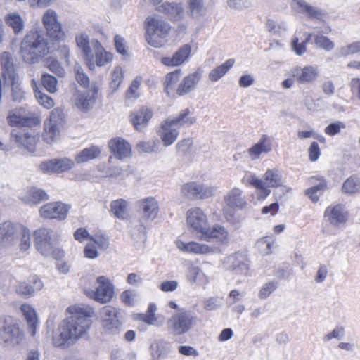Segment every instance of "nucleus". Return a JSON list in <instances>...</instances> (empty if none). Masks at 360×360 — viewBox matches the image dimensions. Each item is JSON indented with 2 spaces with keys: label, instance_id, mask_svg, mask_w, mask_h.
<instances>
[{
  "label": "nucleus",
  "instance_id": "f257e3e1",
  "mask_svg": "<svg viewBox=\"0 0 360 360\" xmlns=\"http://www.w3.org/2000/svg\"><path fill=\"white\" fill-rule=\"evenodd\" d=\"M66 311L69 316L53 331L52 342L56 347H68L84 337L94 314V309L84 304L72 305Z\"/></svg>",
  "mask_w": 360,
  "mask_h": 360
},
{
  "label": "nucleus",
  "instance_id": "f03ea898",
  "mask_svg": "<svg viewBox=\"0 0 360 360\" xmlns=\"http://www.w3.org/2000/svg\"><path fill=\"white\" fill-rule=\"evenodd\" d=\"M47 53V44L37 31L29 32L21 43L20 54L26 63H35Z\"/></svg>",
  "mask_w": 360,
  "mask_h": 360
},
{
  "label": "nucleus",
  "instance_id": "7ed1b4c3",
  "mask_svg": "<svg viewBox=\"0 0 360 360\" xmlns=\"http://www.w3.org/2000/svg\"><path fill=\"white\" fill-rule=\"evenodd\" d=\"M24 340V333L16 321L11 317L0 318V345L7 349L20 345Z\"/></svg>",
  "mask_w": 360,
  "mask_h": 360
},
{
  "label": "nucleus",
  "instance_id": "20e7f679",
  "mask_svg": "<svg viewBox=\"0 0 360 360\" xmlns=\"http://www.w3.org/2000/svg\"><path fill=\"white\" fill-rule=\"evenodd\" d=\"M33 236L35 248L41 255L52 257L56 259L63 257V251L56 247L51 229L40 228L34 231Z\"/></svg>",
  "mask_w": 360,
  "mask_h": 360
},
{
  "label": "nucleus",
  "instance_id": "39448f33",
  "mask_svg": "<svg viewBox=\"0 0 360 360\" xmlns=\"http://www.w3.org/2000/svg\"><path fill=\"white\" fill-rule=\"evenodd\" d=\"M197 316L191 311L181 310L167 321V326L175 335L187 333L196 324Z\"/></svg>",
  "mask_w": 360,
  "mask_h": 360
},
{
  "label": "nucleus",
  "instance_id": "423d86ee",
  "mask_svg": "<svg viewBox=\"0 0 360 360\" xmlns=\"http://www.w3.org/2000/svg\"><path fill=\"white\" fill-rule=\"evenodd\" d=\"M200 240L212 243L210 248L219 249V252H212V254H220L229 243V234L224 226L217 224L212 228L208 227L201 235Z\"/></svg>",
  "mask_w": 360,
  "mask_h": 360
},
{
  "label": "nucleus",
  "instance_id": "0eeeda50",
  "mask_svg": "<svg viewBox=\"0 0 360 360\" xmlns=\"http://www.w3.org/2000/svg\"><path fill=\"white\" fill-rule=\"evenodd\" d=\"M281 178V176L278 170L269 169L264 174V180L252 176L250 182L251 185L261 191L265 196H267L271 192L269 189L270 187H277L280 186Z\"/></svg>",
  "mask_w": 360,
  "mask_h": 360
},
{
  "label": "nucleus",
  "instance_id": "6e6552de",
  "mask_svg": "<svg viewBox=\"0 0 360 360\" xmlns=\"http://www.w3.org/2000/svg\"><path fill=\"white\" fill-rule=\"evenodd\" d=\"M225 206L223 209L226 219L231 221L233 214L232 210H241L246 205V200L242 197V191L238 188H233L229 191L224 198Z\"/></svg>",
  "mask_w": 360,
  "mask_h": 360
},
{
  "label": "nucleus",
  "instance_id": "1a4fd4ad",
  "mask_svg": "<svg viewBox=\"0 0 360 360\" xmlns=\"http://www.w3.org/2000/svg\"><path fill=\"white\" fill-rule=\"evenodd\" d=\"M215 191L213 186L195 181L186 183L181 188L184 195L193 200L208 198L214 194Z\"/></svg>",
  "mask_w": 360,
  "mask_h": 360
},
{
  "label": "nucleus",
  "instance_id": "9d476101",
  "mask_svg": "<svg viewBox=\"0 0 360 360\" xmlns=\"http://www.w3.org/2000/svg\"><path fill=\"white\" fill-rule=\"evenodd\" d=\"M223 264L226 270L231 271L236 274L245 275L249 270L248 258L245 254L240 252L226 257Z\"/></svg>",
  "mask_w": 360,
  "mask_h": 360
},
{
  "label": "nucleus",
  "instance_id": "9b49d317",
  "mask_svg": "<svg viewBox=\"0 0 360 360\" xmlns=\"http://www.w3.org/2000/svg\"><path fill=\"white\" fill-rule=\"evenodd\" d=\"M70 206L61 202H48L39 210L41 217L48 219L64 220L69 212Z\"/></svg>",
  "mask_w": 360,
  "mask_h": 360
},
{
  "label": "nucleus",
  "instance_id": "f8f14e48",
  "mask_svg": "<svg viewBox=\"0 0 360 360\" xmlns=\"http://www.w3.org/2000/svg\"><path fill=\"white\" fill-rule=\"evenodd\" d=\"M42 22L47 34L53 39L60 40L64 34L62 31L61 24L58 20V14L53 9H47L43 16Z\"/></svg>",
  "mask_w": 360,
  "mask_h": 360
},
{
  "label": "nucleus",
  "instance_id": "ddd939ff",
  "mask_svg": "<svg viewBox=\"0 0 360 360\" xmlns=\"http://www.w3.org/2000/svg\"><path fill=\"white\" fill-rule=\"evenodd\" d=\"M98 286L92 291L91 297L101 303H107L111 300L114 295V286L105 276H98L96 279Z\"/></svg>",
  "mask_w": 360,
  "mask_h": 360
},
{
  "label": "nucleus",
  "instance_id": "4468645a",
  "mask_svg": "<svg viewBox=\"0 0 360 360\" xmlns=\"http://www.w3.org/2000/svg\"><path fill=\"white\" fill-rule=\"evenodd\" d=\"M74 165V161L68 158H54L42 162L39 168L43 173L59 174L71 169Z\"/></svg>",
  "mask_w": 360,
  "mask_h": 360
},
{
  "label": "nucleus",
  "instance_id": "2eb2a0df",
  "mask_svg": "<svg viewBox=\"0 0 360 360\" xmlns=\"http://www.w3.org/2000/svg\"><path fill=\"white\" fill-rule=\"evenodd\" d=\"M186 219L189 227L201 235L209 227L207 216L199 207L189 209L186 213Z\"/></svg>",
  "mask_w": 360,
  "mask_h": 360
},
{
  "label": "nucleus",
  "instance_id": "dca6fc26",
  "mask_svg": "<svg viewBox=\"0 0 360 360\" xmlns=\"http://www.w3.org/2000/svg\"><path fill=\"white\" fill-rule=\"evenodd\" d=\"M103 325L106 330L111 333H117L121 326L120 311L119 309L106 306L101 309Z\"/></svg>",
  "mask_w": 360,
  "mask_h": 360
},
{
  "label": "nucleus",
  "instance_id": "f3484780",
  "mask_svg": "<svg viewBox=\"0 0 360 360\" xmlns=\"http://www.w3.org/2000/svg\"><path fill=\"white\" fill-rule=\"evenodd\" d=\"M324 218L330 224L339 227L345 224L349 218L348 212L341 204L328 207L324 212Z\"/></svg>",
  "mask_w": 360,
  "mask_h": 360
},
{
  "label": "nucleus",
  "instance_id": "a211bd4d",
  "mask_svg": "<svg viewBox=\"0 0 360 360\" xmlns=\"http://www.w3.org/2000/svg\"><path fill=\"white\" fill-rule=\"evenodd\" d=\"M292 77L302 84H311L319 76L318 68L314 65H306L303 68L296 66L291 70Z\"/></svg>",
  "mask_w": 360,
  "mask_h": 360
},
{
  "label": "nucleus",
  "instance_id": "6ab92c4d",
  "mask_svg": "<svg viewBox=\"0 0 360 360\" xmlns=\"http://www.w3.org/2000/svg\"><path fill=\"white\" fill-rule=\"evenodd\" d=\"M202 70L198 68L195 72L185 76L177 86V94L184 96L194 90L202 78Z\"/></svg>",
  "mask_w": 360,
  "mask_h": 360
},
{
  "label": "nucleus",
  "instance_id": "aec40b11",
  "mask_svg": "<svg viewBox=\"0 0 360 360\" xmlns=\"http://www.w3.org/2000/svg\"><path fill=\"white\" fill-rule=\"evenodd\" d=\"M176 246L182 252L195 255H210L212 252H219V250L218 248H210L207 244L195 241L185 243L180 240L176 243Z\"/></svg>",
  "mask_w": 360,
  "mask_h": 360
},
{
  "label": "nucleus",
  "instance_id": "412c9836",
  "mask_svg": "<svg viewBox=\"0 0 360 360\" xmlns=\"http://www.w3.org/2000/svg\"><path fill=\"white\" fill-rule=\"evenodd\" d=\"M191 54V46L190 44L181 46L172 57H163L161 63L170 67L179 66L188 60Z\"/></svg>",
  "mask_w": 360,
  "mask_h": 360
},
{
  "label": "nucleus",
  "instance_id": "4be33fe9",
  "mask_svg": "<svg viewBox=\"0 0 360 360\" xmlns=\"http://www.w3.org/2000/svg\"><path fill=\"white\" fill-rule=\"evenodd\" d=\"M96 94L97 89L95 86L82 92L78 91L75 95L76 106L81 110H89L95 103Z\"/></svg>",
  "mask_w": 360,
  "mask_h": 360
},
{
  "label": "nucleus",
  "instance_id": "5701e85b",
  "mask_svg": "<svg viewBox=\"0 0 360 360\" xmlns=\"http://www.w3.org/2000/svg\"><path fill=\"white\" fill-rule=\"evenodd\" d=\"M181 73V69H176L166 75L163 82L164 92L169 98H176L179 97V94H177V84Z\"/></svg>",
  "mask_w": 360,
  "mask_h": 360
},
{
  "label": "nucleus",
  "instance_id": "b1692460",
  "mask_svg": "<svg viewBox=\"0 0 360 360\" xmlns=\"http://www.w3.org/2000/svg\"><path fill=\"white\" fill-rule=\"evenodd\" d=\"M75 41L77 46L82 51L84 58L89 65V68L91 69L94 67V53L93 47L91 46V41H89V37L86 34L81 33L76 36Z\"/></svg>",
  "mask_w": 360,
  "mask_h": 360
},
{
  "label": "nucleus",
  "instance_id": "393cba45",
  "mask_svg": "<svg viewBox=\"0 0 360 360\" xmlns=\"http://www.w3.org/2000/svg\"><path fill=\"white\" fill-rule=\"evenodd\" d=\"M137 211L143 218L154 219L157 215L158 201L155 198H146L136 202Z\"/></svg>",
  "mask_w": 360,
  "mask_h": 360
},
{
  "label": "nucleus",
  "instance_id": "a878e982",
  "mask_svg": "<svg viewBox=\"0 0 360 360\" xmlns=\"http://www.w3.org/2000/svg\"><path fill=\"white\" fill-rule=\"evenodd\" d=\"M108 146L111 152L118 159H123L131 155V146L122 138L116 137L110 139L108 142Z\"/></svg>",
  "mask_w": 360,
  "mask_h": 360
},
{
  "label": "nucleus",
  "instance_id": "bb28decb",
  "mask_svg": "<svg viewBox=\"0 0 360 360\" xmlns=\"http://www.w3.org/2000/svg\"><path fill=\"white\" fill-rule=\"evenodd\" d=\"M145 39L148 44L158 47V18L156 15L148 16L144 22Z\"/></svg>",
  "mask_w": 360,
  "mask_h": 360
},
{
  "label": "nucleus",
  "instance_id": "cd10ccee",
  "mask_svg": "<svg viewBox=\"0 0 360 360\" xmlns=\"http://www.w3.org/2000/svg\"><path fill=\"white\" fill-rule=\"evenodd\" d=\"M0 63L2 68L0 77L5 83L8 79H13V77L18 76L15 73L13 60L9 53L4 52L0 56Z\"/></svg>",
  "mask_w": 360,
  "mask_h": 360
},
{
  "label": "nucleus",
  "instance_id": "c85d7f7f",
  "mask_svg": "<svg viewBox=\"0 0 360 360\" xmlns=\"http://www.w3.org/2000/svg\"><path fill=\"white\" fill-rule=\"evenodd\" d=\"M49 198V196L45 191L36 187L28 188L25 193L20 197V200L28 205H37Z\"/></svg>",
  "mask_w": 360,
  "mask_h": 360
},
{
  "label": "nucleus",
  "instance_id": "c756f323",
  "mask_svg": "<svg viewBox=\"0 0 360 360\" xmlns=\"http://www.w3.org/2000/svg\"><path fill=\"white\" fill-rule=\"evenodd\" d=\"M271 150L270 138L262 135L258 142L248 149L249 156L252 160L258 159L261 154L267 153Z\"/></svg>",
  "mask_w": 360,
  "mask_h": 360
},
{
  "label": "nucleus",
  "instance_id": "7c9ffc66",
  "mask_svg": "<svg viewBox=\"0 0 360 360\" xmlns=\"http://www.w3.org/2000/svg\"><path fill=\"white\" fill-rule=\"evenodd\" d=\"M152 115L150 109L142 108L139 111L131 114L130 120L136 130H141L152 117Z\"/></svg>",
  "mask_w": 360,
  "mask_h": 360
},
{
  "label": "nucleus",
  "instance_id": "2f4dec72",
  "mask_svg": "<svg viewBox=\"0 0 360 360\" xmlns=\"http://www.w3.org/2000/svg\"><path fill=\"white\" fill-rule=\"evenodd\" d=\"M159 12L165 13L170 20L174 21L179 20L184 15V10L180 4L163 3L159 5Z\"/></svg>",
  "mask_w": 360,
  "mask_h": 360
},
{
  "label": "nucleus",
  "instance_id": "473e14b6",
  "mask_svg": "<svg viewBox=\"0 0 360 360\" xmlns=\"http://www.w3.org/2000/svg\"><path fill=\"white\" fill-rule=\"evenodd\" d=\"M179 134V131L178 128L173 127L172 124L168 123L167 121L165 120L162 124V132L160 137L162 142L165 147L173 144L177 139Z\"/></svg>",
  "mask_w": 360,
  "mask_h": 360
},
{
  "label": "nucleus",
  "instance_id": "72a5a7b5",
  "mask_svg": "<svg viewBox=\"0 0 360 360\" xmlns=\"http://www.w3.org/2000/svg\"><path fill=\"white\" fill-rule=\"evenodd\" d=\"M54 113H52L51 119L44 122V132L43 139L47 143H52L60 134V129L56 121L53 120Z\"/></svg>",
  "mask_w": 360,
  "mask_h": 360
},
{
  "label": "nucleus",
  "instance_id": "f704fd0d",
  "mask_svg": "<svg viewBox=\"0 0 360 360\" xmlns=\"http://www.w3.org/2000/svg\"><path fill=\"white\" fill-rule=\"evenodd\" d=\"M11 140L14 141L18 146H23L29 151L34 150V138L27 133L14 129L11 133Z\"/></svg>",
  "mask_w": 360,
  "mask_h": 360
},
{
  "label": "nucleus",
  "instance_id": "c9c22d12",
  "mask_svg": "<svg viewBox=\"0 0 360 360\" xmlns=\"http://www.w3.org/2000/svg\"><path fill=\"white\" fill-rule=\"evenodd\" d=\"M293 7L296 8L298 12L306 13L311 18L321 19L323 15L319 8L309 5L304 0H293Z\"/></svg>",
  "mask_w": 360,
  "mask_h": 360
},
{
  "label": "nucleus",
  "instance_id": "e433bc0d",
  "mask_svg": "<svg viewBox=\"0 0 360 360\" xmlns=\"http://www.w3.org/2000/svg\"><path fill=\"white\" fill-rule=\"evenodd\" d=\"M110 212L116 218L127 220L129 218L128 202L124 199H117L110 203Z\"/></svg>",
  "mask_w": 360,
  "mask_h": 360
},
{
  "label": "nucleus",
  "instance_id": "4c0bfd02",
  "mask_svg": "<svg viewBox=\"0 0 360 360\" xmlns=\"http://www.w3.org/2000/svg\"><path fill=\"white\" fill-rule=\"evenodd\" d=\"M91 44L96 55V63L98 66H103L111 61L112 54L105 51L98 41L93 39Z\"/></svg>",
  "mask_w": 360,
  "mask_h": 360
},
{
  "label": "nucleus",
  "instance_id": "58836bf2",
  "mask_svg": "<svg viewBox=\"0 0 360 360\" xmlns=\"http://www.w3.org/2000/svg\"><path fill=\"white\" fill-rule=\"evenodd\" d=\"M190 114V110L186 108L181 110L179 115L173 118L169 117L166 120L173 127H189L193 124L196 122L195 117H188Z\"/></svg>",
  "mask_w": 360,
  "mask_h": 360
},
{
  "label": "nucleus",
  "instance_id": "ea45409f",
  "mask_svg": "<svg viewBox=\"0 0 360 360\" xmlns=\"http://www.w3.org/2000/svg\"><path fill=\"white\" fill-rule=\"evenodd\" d=\"M20 309L27 320L30 333L32 336H34L36 334V328L38 323L36 312L29 304H22Z\"/></svg>",
  "mask_w": 360,
  "mask_h": 360
},
{
  "label": "nucleus",
  "instance_id": "a19ab883",
  "mask_svg": "<svg viewBox=\"0 0 360 360\" xmlns=\"http://www.w3.org/2000/svg\"><path fill=\"white\" fill-rule=\"evenodd\" d=\"M6 24L12 28L15 34L21 33L24 28V20L20 15L15 12L6 14L4 17Z\"/></svg>",
  "mask_w": 360,
  "mask_h": 360
},
{
  "label": "nucleus",
  "instance_id": "79ce46f5",
  "mask_svg": "<svg viewBox=\"0 0 360 360\" xmlns=\"http://www.w3.org/2000/svg\"><path fill=\"white\" fill-rule=\"evenodd\" d=\"M18 231V225H14L10 221L4 222L0 224V240L3 243H10Z\"/></svg>",
  "mask_w": 360,
  "mask_h": 360
},
{
  "label": "nucleus",
  "instance_id": "37998d69",
  "mask_svg": "<svg viewBox=\"0 0 360 360\" xmlns=\"http://www.w3.org/2000/svg\"><path fill=\"white\" fill-rule=\"evenodd\" d=\"M234 63L233 59H228L224 63L211 70L209 74L210 79L212 82L218 81L233 67Z\"/></svg>",
  "mask_w": 360,
  "mask_h": 360
},
{
  "label": "nucleus",
  "instance_id": "c03bdc74",
  "mask_svg": "<svg viewBox=\"0 0 360 360\" xmlns=\"http://www.w3.org/2000/svg\"><path fill=\"white\" fill-rule=\"evenodd\" d=\"M100 153V149L96 146L85 148L75 156V162L78 164L87 162L98 158Z\"/></svg>",
  "mask_w": 360,
  "mask_h": 360
},
{
  "label": "nucleus",
  "instance_id": "a18cd8bd",
  "mask_svg": "<svg viewBox=\"0 0 360 360\" xmlns=\"http://www.w3.org/2000/svg\"><path fill=\"white\" fill-rule=\"evenodd\" d=\"M188 279L191 283L202 285L207 283V277L202 271L198 266L190 268L188 274Z\"/></svg>",
  "mask_w": 360,
  "mask_h": 360
},
{
  "label": "nucleus",
  "instance_id": "49530a36",
  "mask_svg": "<svg viewBox=\"0 0 360 360\" xmlns=\"http://www.w3.org/2000/svg\"><path fill=\"white\" fill-rule=\"evenodd\" d=\"M19 231L21 239H20V249L22 251L27 250L31 243V232L25 226L23 225H18Z\"/></svg>",
  "mask_w": 360,
  "mask_h": 360
},
{
  "label": "nucleus",
  "instance_id": "de8ad7c7",
  "mask_svg": "<svg viewBox=\"0 0 360 360\" xmlns=\"http://www.w3.org/2000/svg\"><path fill=\"white\" fill-rule=\"evenodd\" d=\"M360 52V41H354L346 46L338 49L337 56L339 58L347 57L349 55L355 54Z\"/></svg>",
  "mask_w": 360,
  "mask_h": 360
},
{
  "label": "nucleus",
  "instance_id": "09e8293b",
  "mask_svg": "<svg viewBox=\"0 0 360 360\" xmlns=\"http://www.w3.org/2000/svg\"><path fill=\"white\" fill-rule=\"evenodd\" d=\"M274 243V240L271 238L264 237L257 241L256 247L260 254L266 255L271 252Z\"/></svg>",
  "mask_w": 360,
  "mask_h": 360
},
{
  "label": "nucleus",
  "instance_id": "8fccbe9b",
  "mask_svg": "<svg viewBox=\"0 0 360 360\" xmlns=\"http://www.w3.org/2000/svg\"><path fill=\"white\" fill-rule=\"evenodd\" d=\"M314 43L319 48L326 51H330L335 47L334 43L329 38L323 34L316 35L314 37Z\"/></svg>",
  "mask_w": 360,
  "mask_h": 360
},
{
  "label": "nucleus",
  "instance_id": "3c124183",
  "mask_svg": "<svg viewBox=\"0 0 360 360\" xmlns=\"http://www.w3.org/2000/svg\"><path fill=\"white\" fill-rule=\"evenodd\" d=\"M136 354L134 351L115 349L112 352V360H136Z\"/></svg>",
  "mask_w": 360,
  "mask_h": 360
},
{
  "label": "nucleus",
  "instance_id": "603ef678",
  "mask_svg": "<svg viewBox=\"0 0 360 360\" xmlns=\"http://www.w3.org/2000/svg\"><path fill=\"white\" fill-rule=\"evenodd\" d=\"M41 83L44 87L51 93H55L57 91V79L55 77L44 73L41 76Z\"/></svg>",
  "mask_w": 360,
  "mask_h": 360
},
{
  "label": "nucleus",
  "instance_id": "864d4df0",
  "mask_svg": "<svg viewBox=\"0 0 360 360\" xmlns=\"http://www.w3.org/2000/svg\"><path fill=\"white\" fill-rule=\"evenodd\" d=\"M123 72L120 67H117L112 73L111 82L110 88L112 93H115L119 88L122 82Z\"/></svg>",
  "mask_w": 360,
  "mask_h": 360
},
{
  "label": "nucleus",
  "instance_id": "5fc2aeb1",
  "mask_svg": "<svg viewBox=\"0 0 360 360\" xmlns=\"http://www.w3.org/2000/svg\"><path fill=\"white\" fill-rule=\"evenodd\" d=\"M45 66L58 77H63L65 74L64 68L56 60L52 58H48L46 59Z\"/></svg>",
  "mask_w": 360,
  "mask_h": 360
},
{
  "label": "nucleus",
  "instance_id": "6e6d98bb",
  "mask_svg": "<svg viewBox=\"0 0 360 360\" xmlns=\"http://www.w3.org/2000/svg\"><path fill=\"white\" fill-rule=\"evenodd\" d=\"M359 190V181L356 178L352 176L348 178L342 185V191L346 193H354Z\"/></svg>",
  "mask_w": 360,
  "mask_h": 360
},
{
  "label": "nucleus",
  "instance_id": "4d7b16f0",
  "mask_svg": "<svg viewBox=\"0 0 360 360\" xmlns=\"http://www.w3.org/2000/svg\"><path fill=\"white\" fill-rule=\"evenodd\" d=\"M15 291L18 294L27 297L34 295V288L32 285L26 282L19 283L15 286Z\"/></svg>",
  "mask_w": 360,
  "mask_h": 360
},
{
  "label": "nucleus",
  "instance_id": "13d9d810",
  "mask_svg": "<svg viewBox=\"0 0 360 360\" xmlns=\"http://www.w3.org/2000/svg\"><path fill=\"white\" fill-rule=\"evenodd\" d=\"M141 82V77H136L131 82L129 89L125 93V96L127 98H136L139 96V94L137 92L138 89L140 87Z\"/></svg>",
  "mask_w": 360,
  "mask_h": 360
},
{
  "label": "nucleus",
  "instance_id": "bf43d9fd",
  "mask_svg": "<svg viewBox=\"0 0 360 360\" xmlns=\"http://www.w3.org/2000/svg\"><path fill=\"white\" fill-rule=\"evenodd\" d=\"M156 311V304L151 303L149 304L146 314H139V319L148 324H153L156 318L154 312Z\"/></svg>",
  "mask_w": 360,
  "mask_h": 360
},
{
  "label": "nucleus",
  "instance_id": "052dcab7",
  "mask_svg": "<svg viewBox=\"0 0 360 360\" xmlns=\"http://www.w3.org/2000/svg\"><path fill=\"white\" fill-rule=\"evenodd\" d=\"M346 127L345 124L341 121H337L330 123L325 129V133L330 136H333L340 132L341 129Z\"/></svg>",
  "mask_w": 360,
  "mask_h": 360
},
{
  "label": "nucleus",
  "instance_id": "680f3d73",
  "mask_svg": "<svg viewBox=\"0 0 360 360\" xmlns=\"http://www.w3.org/2000/svg\"><path fill=\"white\" fill-rule=\"evenodd\" d=\"M277 286L276 281H270L264 284L259 292V298H267L277 288Z\"/></svg>",
  "mask_w": 360,
  "mask_h": 360
},
{
  "label": "nucleus",
  "instance_id": "e2e57ef3",
  "mask_svg": "<svg viewBox=\"0 0 360 360\" xmlns=\"http://www.w3.org/2000/svg\"><path fill=\"white\" fill-rule=\"evenodd\" d=\"M35 96L38 102L46 108L49 109L54 105L53 100L50 96L40 91H37L35 92Z\"/></svg>",
  "mask_w": 360,
  "mask_h": 360
},
{
  "label": "nucleus",
  "instance_id": "0e129e2a",
  "mask_svg": "<svg viewBox=\"0 0 360 360\" xmlns=\"http://www.w3.org/2000/svg\"><path fill=\"white\" fill-rule=\"evenodd\" d=\"M136 292L134 290H126L120 295L122 301L129 306H133L135 304Z\"/></svg>",
  "mask_w": 360,
  "mask_h": 360
},
{
  "label": "nucleus",
  "instance_id": "69168bd1",
  "mask_svg": "<svg viewBox=\"0 0 360 360\" xmlns=\"http://www.w3.org/2000/svg\"><path fill=\"white\" fill-rule=\"evenodd\" d=\"M114 41L115 49L118 53L124 56L129 55L125 40L120 35H115L114 37Z\"/></svg>",
  "mask_w": 360,
  "mask_h": 360
},
{
  "label": "nucleus",
  "instance_id": "338daca9",
  "mask_svg": "<svg viewBox=\"0 0 360 360\" xmlns=\"http://www.w3.org/2000/svg\"><path fill=\"white\" fill-rule=\"evenodd\" d=\"M74 70L77 81L81 85L87 86L89 83V79L85 74H84L82 68L79 64H76L75 65Z\"/></svg>",
  "mask_w": 360,
  "mask_h": 360
},
{
  "label": "nucleus",
  "instance_id": "774afa93",
  "mask_svg": "<svg viewBox=\"0 0 360 360\" xmlns=\"http://www.w3.org/2000/svg\"><path fill=\"white\" fill-rule=\"evenodd\" d=\"M291 47L292 51H295L297 56H302L307 51V45L305 43H299L297 37H294L292 39Z\"/></svg>",
  "mask_w": 360,
  "mask_h": 360
}]
</instances>
